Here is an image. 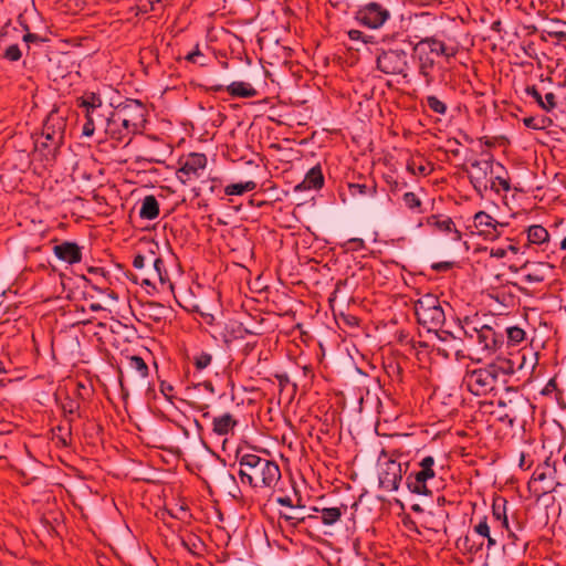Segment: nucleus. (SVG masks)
Wrapping results in <instances>:
<instances>
[{
  "instance_id": "nucleus-1",
  "label": "nucleus",
  "mask_w": 566,
  "mask_h": 566,
  "mask_svg": "<svg viewBox=\"0 0 566 566\" xmlns=\"http://www.w3.org/2000/svg\"><path fill=\"white\" fill-rule=\"evenodd\" d=\"M462 50L461 43L455 36H450L446 32H438L433 35L420 38L412 45V59L417 66V72L426 86H431L436 82L434 70L441 72V81L444 80V69L440 65V60L447 64L454 59Z\"/></svg>"
},
{
  "instance_id": "nucleus-2",
  "label": "nucleus",
  "mask_w": 566,
  "mask_h": 566,
  "mask_svg": "<svg viewBox=\"0 0 566 566\" xmlns=\"http://www.w3.org/2000/svg\"><path fill=\"white\" fill-rule=\"evenodd\" d=\"M537 359H531L528 368L531 371L535 369ZM527 367L525 354H518L516 359L506 357H496L493 361L484 367L467 370L463 377V384L467 389L474 396H488L491 394L499 381L505 382L506 376L514 374Z\"/></svg>"
},
{
  "instance_id": "nucleus-3",
  "label": "nucleus",
  "mask_w": 566,
  "mask_h": 566,
  "mask_svg": "<svg viewBox=\"0 0 566 566\" xmlns=\"http://www.w3.org/2000/svg\"><path fill=\"white\" fill-rule=\"evenodd\" d=\"M238 475L242 484L252 489H274L281 481L276 461L255 452H237Z\"/></svg>"
},
{
  "instance_id": "nucleus-4",
  "label": "nucleus",
  "mask_w": 566,
  "mask_h": 566,
  "mask_svg": "<svg viewBox=\"0 0 566 566\" xmlns=\"http://www.w3.org/2000/svg\"><path fill=\"white\" fill-rule=\"evenodd\" d=\"M460 332L469 346L478 345L479 349L488 355L497 352L504 344V335L488 324H480L479 319L465 316L460 319Z\"/></svg>"
},
{
  "instance_id": "nucleus-5",
  "label": "nucleus",
  "mask_w": 566,
  "mask_h": 566,
  "mask_svg": "<svg viewBox=\"0 0 566 566\" xmlns=\"http://www.w3.org/2000/svg\"><path fill=\"white\" fill-rule=\"evenodd\" d=\"M533 408L530 399L514 387H506L497 399L499 420L509 423L511 427L516 423H524Z\"/></svg>"
},
{
  "instance_id": "nucleus-6",
  "label": "nucleus",
  "mask_w": 566,
  "mask_h": 566,
  "mask_svg": "<svg viewBox=\"0 0 566 566\" xmlns=\"http://www.w3.org/2000/svg\"><path fill=\"white\" fill-rule=\"evenodd\" d=\"M76 106L82 109L85 117V123L82 127L83 136L92 137L96 129L105 132L111 109L104 105L98 93L85 92L76 98Z\"/></svg>"
},
{
  "instance_id": "nucleus-7",
  "label": "nucleus",
  "mask_w": 566,
  "mask_h": 566,
  "mask_svg": "<svg viewBox=\"0 0 566 566\" xmlns=\"http://www.w3.org/2000/svg\"><path fill=\"white\" fill-rule=\"evenodd\" d=\"M411 57L407 50L399 46L379 48L376 50V70L387 76H399L409 80Z\"/></svg>"
},
{
  "instance_id": "nucleus-8",
  "label": "nucleus",
  "mask_w": 566,
  "mask_h": 566,
  "mask_svg": "<svg viewBox=\"0 0 566 566\" xmlns=\"http://www.w3.org/2000/svg\"><path fill=\"white\" fill-rule=\"evenodd\" d=\"M66 123L56 112L50 113L43 124L41 139L35 143L36 149L46 161L54 160L64 143Z\"/></svg>"
},
{
  "instance_id": "nucleus-9",
  "label": "nucleus",
  "mask_w": 566,
  "mask_h": 566,
  "mask_svg": "<svg viewBox=\"0 0 566 566\" xmlns=\"http://www.w3.org/2000/svg\"><path fill=\"white\" fill-rule=\"evenodd\" d=\"M506 505L507 501L505 497L495 496L493 499L491 516H488L489 525H491V528L495 531V533L506 536L507 544H510L511 547L525 551L528 542L521 536L523 528L520 524H517L514 530L510 526ZM495 536L499 535L495 534Z\"/></svg>"
},
{
  "instance_id": "nucleus-10",
  "label": "nucleus",
  "mask_w": 566,
  "mask_h": 566,
  "mask_svg": "<svg viewBox=\"0 0 566 566\" xmlns=\"http://www.w3.org/2000/svg\"><path fill=\"white\" fill-rule=\"evenodd\" d=\"M469 164V166H463L462 169L468 175L470 184L476 193L481 197H483L488 190L499 193V188L494 184V180L492 181V175L496 164L494 156L486 151L482 154L481 159H470Z\"/></svg>"
},
{
  "instance_id": "nucleus-11",
  "label": "nucleus",
  "mask_w": 566,
  "mask_h": 566,
  "mask_svg": "<svg viewBox=\"0 0 566 566\" xmlns=\"http://www.w3.org/2000/svg\"><path fill=\"white\" fill-rule=\"evenodd\" d=\"M417 322L428 332L439 331L443 327L447 316L438 296L424 294L415 303Z\"/></svg>"
},
{
  "instance_id": "nucleus-12",
  "label": "nucleus",
  "mask_w": 566,
  "mask_h": 566,
  "mask_svg": "<svg viewBox=\"0 0 566 566\" xmlns=\"http://www.w3.org/2000/svg\"><path fill=\"white\" fill-rule=\"evenodd\" d=\"M408 468L409 462L401 463L382 450L377 464L379 488L389 492L398 491Z\"/></svg>"
},
{
  "instance_id": "nucleus-13",
  "label": "nucleus",
  "mask_w": 566,
  "mask_h": 566,
  "mask_svg": "<svg viewBox=\"0 0 566 566\" xmlns=\"http://www.w3.org/2000/svg\"><path fill=\"white\" fill-rule=\"evenodd\" d=\"M436 459L432 455H426L418 462V470L407 474L406 485L407 489L418 495H429L431 490L428 486V481L436 476Z\"/></svg>"
},
{
  "instance_id": "nucleus-14",
  "label": "nucleus",
  "mask_w": 566,
  "mask_h": 566,
  "mask_svg": "<svg viewBox=\"0 0 566 566\" xmlns=\"http://www.w3.org/2000/svg\"><path fill=\"white\" fill-rule=\"evenodd\" d=\"M112 111L137 134L142 133L145 128L147 107L139 99L127 98Z\"/></svg>"
},
{
  "instance_id": "nucleus-15",
  "label": "nucleus",
  "mask_w": 566,
  "mask_h": 566,
  "mask_svg": "<svg viewBox=\"0 0 566 566\" xmlns=\"http://www.w3.org/2000/svg\"><path fill=\"white\" fill-rule=\"evenodd\" d=\"M556 480V468L551 464L549 458L535 469L528 481V489L537 496H542L555 490L559 484Z\"/></svg>"
},
{
  "instance_id": "nucleus-16",
  "label": "nucleus",
  "mask_w": 566,
  "mask_h": 566,
  "mask_svg": "<svg viewBox=\"0 0 566 566\" xmlns=\"http://www.w3.org/2000/svg\"><path fill=\"white\" fill-rule=\"evenodd\" d=\"M128 277L135 283L151 286L153 289H156L157 283H159L161 286H165L166 284L171 286L165 262L156 253L149 266V273L132 274Z\"/></svg>"
},
{
  "instance_id": "nucleus-17",
  "label": "nucleus",
  "mask_w": 566,
  "mask_h": 566,
  "mask_svg": "<svg viewBox=\"0 0 566 566\" xmlns=\"http://www.w3.org/2000/svg\"><path fill=\"white\" fill-rule=\"evenodd\" d=\"M389 18V10L378 2H369L361 6L355 13L356 21L369 29H379Z\"/></svg>"
},
{
  "instance_id": "nucleus-18",
  "label": "nucleus",
  "mask_w": 566,
  "mask_h": 566,
  "mask_svg": "<svg viewBox=\"0 0 566 566\" xmlns=\"http://www.w3.org/2000/svg\"><path fill=\"white\" fill-rule=\"evenodd\" d=\"M104 133L109 139L117 144H124V146L129 145L133 137L137 134L113 111L108 113V122Z\"/></svg>"
},
{
  "instance_id": "nucleus-19",
  "label": "nucleus",
  "mask_w": 566,
  "mask_h": 566,
  "mask_svg": "<svg viewBox=\"0 0 566 566\" xmlns=\"http://www.w3.org/2000/svg\"><path fill=\"white\" fill-rule=\"evenodd\" d=\"M208 163L207 156L201 153L189 154L184 161L180 163V168L177 170V178L186 184L192 179L199 178L201 171L206 168Z\"/></svg>"
},
{
  "instance_id": "nucleus-20",
  "label": "nucleus",
  "mask_w": 566,
  "mask_h": 566,
  "mask_svg": "<svg viewBox=\"0 0 566 566\" xmlns=\"http://www.w3.org/2000/svg\"><path fill=\"white\" fill-rule=\"evenodd\" d=\"M473 226L476 229V233L483 237L485 240H495L501 235L500 228L504 224L495 220L485 211H479L473 217Z\"/></svg>"
},
{
  "instance_id": "nucleus-21",
  "label": "nucleus",
  "mask_w": 566,
  "mask_h": 566,
  "mask_svg": "<svg viewBox=\"0 0 566 566\" xmlns=\"http://www.w3.org/2000/svg\"><path fill=\"white\" fill-rule=\"evenodd\" d=\"M526 239L527 243L524 244V249L535 251H541L546 253V256L549 258L548 251L551 247L549 233L548 231L541 224L530 226L526 230Z\"/></svg>"
},
{
  "instance_id": "nucleus-22",
  "label": "nucleus",
  "mask_w": 566,
  "mask_h": 566,
  "mask_svg": "<svg viewBox=\"0 0 566 566\" xmlns=\"http://www.w3.org/2000/svg\"><path fill=\"white\" fill-rule=\"evenodd\" d=\"M473 531L479 536L486 538V547L491 549L497 545H501L503 549H505L510 544H507V538L504 535L497 533L499 536H495V531L491 528L489 525V517L483 515L479 518L478 523L473 526Z\"/></svg>"
},
{
  "instance_id": "nucleus-23",
  "label": "nucleus",
  "mask_w": 566,
  "mask_h": 566,
  "mask_svg": "<svg viewBox=\"0 0 566 566\" xmlns=\"http://www.w3.org/2000/svg\"><path fill=\"white\" fill-rule=\"evenodd\" d=\"M554 265L548 262H534L526 261L522 265V270L525 272L523 280L527 283H542L552 273Z\"/></svg>"
},
{
  "instance_id": "nucleus-24",
  "label": "nucleus",
  "mask_w": 566,
  "mask_h": 566,
  "mask_svg": "<svg viewBox=\"0 0 566 566\" xmlns=\"http://www.w3.org/2000/svg\"><path fill=\"white\" fill-rule=\"evenodd\" d=\"M53 253L59 260L67 264H75L82 261V248L76 242L63 241L60 244H55Z\"/></svg>"
},
{
  "instance_id": "nucleus-25",
  "label": "nucleus",
  "mask_w": 566,
  "mask_h": 566,
  "mask_svg": "<svg viewBox=\"0 0 566 566\" xmlns=\"http://www.w3.org/2000/svg\"><path fill=\"white\" fill-rule=\"evenodd\" d=\"M324 186V175L322 171V167L319 164L312 167L305 175V178L302 182L295 186V191L318 190Z\"/></svg>"
},
{
  "instance_id": "nucleus-26",
  "label": "nucleus",
  "mask_w": 566,
  "mask_h": 566,
  "mask_svg": "<svg viewBox=\"0 0 566 566\" xmlns=\"http://www.w3.org/2000/svg\"><path fill=\"white\" fill-rule=\"evenodd\" d=\"M239 421L230 412L222 413L212 418V432L216 436L223 437L233 432Z\"/></svg>"
},
{
  "instance_id": "nucleus-27",
  "label": "nucleus",
  "mask_w": 566,
  "mask_h": 566,
  "mask_svg": "<svg viewBox=\"0 0 566 566\" xmlns=\"http://www.w3.org/2000/svg\"><path fill=\"white\" fill-rule=\"evenodd\" d=\"M314 512L321 513L322 523L327 526L334 525L336 522H338L344 513L347 512V505L340 504V506H333V507H313Z\"/></svg>"
},
{
  "instance_id": "nucleus-28",
  "label": "nucleus",
  "mask_w": 566,
  "mask_h": 566,
  "mask_svg": "<svg viewBox=\"0 0 566 566\" xmlns=\"http://www.w3.org/2000/svg\"><path fill=\"white\" fill-rule=\"evenodd\" d=\"M226 91L232 97L251 98L258 95V91L248 82L234 81L226 86Z\"/></svg>"
},
{
  "instance_id": "nucleus-29",
  "label": "nucleus",
  "mask_w": 566,
  "mask_h": 566,
  "mask_svg": "<svg viewBox=\"0 0 566 566\" xmlns=\"http://www.w3.org/2000/svg\"><path fill=\"white\" fill-rule=\"evenodd\" d=\"M142 314L154 323H160L166 318L167 308L158 302L148 301L143 304Z\"/></svg>"
},
{
  "instance_id": "nucleus-30",
  "label": "nucleus",
  "mask_w": 566,
  "mask_h": 566,
  "mask_svg": "<svg viewBox=\"0 0 566 566\" xmlns=\"http://www.w3.org/2000/svg\"><path fill=\"white\" fill-rule=\"evenodd\" d=\"M247 335H256V333L245 328L242 323L233 322L226 326L223 340L229 344L233 340L243 339Z\"/></svg>"
},
{
  "instance_id": "nucleus-31",
  "label": "nucleus",
  "mask_w": 566,
  "mask_h": 566,
  "mask_svg": "<svg viewBox=\"0 0 566 566\" xmlns=\"http://www.w3.org/2000/svg\"><path fill=\"white\" fill-rule=\"evenodd\" d=\"M159 202L154 195L146 196L139 209V217L145 220H154L159 216Z\"/></svg>"
},
{
  "instance_id": "nucleus-32",
  "label": "nucleus",
  "mask_w": 566,
  "mask_h": 566,
  "mask_svg": "<svg viewBox=\"0 0 566 566\" xmlns=\"http://www.w3.org/2000/svg\"><path fill=\"white\" fill-rule=\"evenodd\" d=\"M279 518L284 520L289 526L292 527H300L303 524L310 522V521H316L318 520L317 515L308 514V515H301V514H287L285 512L279 513Z\"/></svg>"
},
{
  "instance_id": "nucleus-33",
  "label": "nucleus",
  "mask_w": 566,
  "mask_h": 566,
  "mask_svg": "<svg viewBox=\"0 0 566 566\" xmlns=\"http://www.w3.org/2000/svg\"><path fill=\"white\" fill-rule=\"evenodd\" d=\"M155 244H150L146 251L138 250L133 259V266L139 272L143 271L147 265L150 266L155 251L153 249Z\"/></svg>"
},
{
  "instance_id": "nucleus-34",
  "label": "nucleus",
  "mask_w": 566,
  "mask_h": 566,
  "mask_svg": "<svg viewBox=\"0 0 566 566\" xmlns=\"http://www.w3.org/2000/svg\"><path fill=\"white\" fill-rule=\"evenodd\" d=\"M255 188H256V182L253 180H249L245 182L228 185L224 188V193L227 196H242L245 192L253 191Z\"/></svg>"
},
{
  "instance_id": "nucleus-35",
  "label": "nucleus",
  "mask_w": 566,
  "mask_h": 566,
  "mask_svg": "<svg viewBox=\"0 0 566 566\" xmlns=\"http://www.w3.org/2000/svg\"><path fill=\"white\" fill-rule=\"evenodd\" d=\"M66 421L67 423L65 426L59 424L55 429H53V432L63 447H69L72 441V419L66 417Z\"/></svg>"
},
{
  "instance_id": "nucleus-36",
  "label": "nucleus",
  "mask_w": 566,
  "mask_h": 566,
  "mask_svg": "<svg viewBox=\"0 0 566 566\" xmlns=\"http://www.w3.org/2000/svg\"><path fill=\"white\" fill-rule=\"evenodd\" d=\"M436 229L438 231L444 232V233L452 232L453 233L452 240H454V241H460L462 239V233L455 228V224L450 217L441 216Z\"/></svg>"
},
{
  "instance_id": "nucleus-37",
  "label": "nucleus",
  "mask_w": 566,
  "mask_h": 566,
  "mask_svg": "<svg viewBox=\"0 0 566 566\" xmlns=\"http://www.w3.org/2000/svg\"><path fill=\"white\" fill-rule=\"evenodd\" d=\"M494 168L501 169L503 175H500V176L492 175V181L494 180V184L499 188V191L500 190H503L505 192L510 191L511 190V180H510L509 172H507L506 168L500 161H496Z\"/></svg>"
},
{
  "instance_id": "nucleus-38",
  "label": "nucleus",
  "mask_w": 566,
  "mask_h": 566,
  "mask_svg": "<svg viewBox=\"0 0 566 566\" xmlns=\"http://www.w3.org/2000/svg\"><path fill=\"white\" fill-rule=\"evenodd\" d=\"M348 189L352 196L361 195V196H375L377 192V186L375 181H371V185L368 186L366 184H348Z\"/></svg>"
},
{
  "instance_id": "nucleus-39",
  "label": "nucleus",
  "mask_w": 566,
  "mask_h": 566,
  "mask_svg": "<svg viewBox=\"0 0 566 566\" xmlns=\"http://www.w3.org/2000/svg\"><path fill=\"white\" fill-rule=\"evenodd\" d=\"M128 366L130 369L135 370L139 377L146 378L148 376L149 369L143 357L137 355L128 357Z\"/></svg>"
},
{
  "instance_id": "nucleus-40",
  "label": "nucleus",
  "mask_w": 566,
  "mask_h": 566,
  "mask_svg": "<svg viewBox=\"0 0 566 566\" xmlns=\"http://www.w3.org/2000/svg\"><path fill=\"white\" fill-rule=\"evenodd\" d=\"M507 345L516 346L525 339V331L518 326H510L505 329Z\"/></svg>"
},
{
  "instance_id": "nucleus-41",
  "label": "nucleus",
  "mask_w": 566,
  "mask_h": 566,
  "mask_svg": "<svg viewBox=\"0 0 566 566\" xmlns=\"http://www.w3.org/2000/svg\"><path fill=\"white\" fill-rule=\"evenodd\" d=\"M472 346L468 345L467 339L462 336V342L452 340L449 345V349L453 353L457 360H462L467 358L469 355L465 353V349L471 348Z\"/></svg>"
},
{
  "instance_id": "nucleus-42",
  "label": "nucleus",
  "mask_w": 566,
  "mask_h": 566,
  "mask_svg": "<svg viewBox=\"0 0 566 566\" xmlns=\"http://www.w3.org/2000/svg\"><path fill=\"white\" fill-rule=\"evenodd\" d=\"M551 123H552V120L544 116H541V117L528 116V117L523 118L524 126L527 128H531V129H535V130L544 129Z\"/></svg>"
},
{
  "instance_id": "nucleus-43",
  "label": "nucleus",
  "mask_w": 566,
  "mask_h": 566,
  "mask_svg": "<svg viewBox=\"0 0 566 566\" xmlns=\"http://www.w3.org/2000/svg\"><path fill=\"white\" fill-rule=\"evenodd\" d=\"M192 363H193L195 368L198 371H201L211 365L212 355L210 353L201 350L193 355Z\"/></svg>"
},
{
  "instance_id": "nucleus-44",
  "label": "nucleus",
  "mask_w": 566,
  "mask_h": 566,
  "mask_svg": "<svg viewBox=\"0 0 566 566\" xmlns=\"http://www.w3.org/2000/svg\"><path fill=\"white\" fill-rule=\"evenodd\" d=\"M402 200H403L405 206L408 209H410L412 211L422 212V210H421L422 201L415 192L408 191V192L403 193Z\"/></svg>"
},
{
  "instance_id": "nucleus-45",
  "label": "nucleus",
  "mask_w": 566,
  "mask_h": 566,
  "mask_svg": "<svg viewBox=\"0 0 566 566\" xmlns=\"http://www.w3.org/2000/svg\"><path fill=\"white\" fill-rule=\"evenodd\" d=\"M427 106L436 114L446 115L448 107L444 102L439 99L436 95H429L426 98Z\"/></svg>"
},
{
  "instance_id": "nucleus-46",
  "label": "nucleus",
  "mask_w": 566,
  "mask_h": 566,
  "mask_svg": "<svg viewBox=\"0 0 566 566\" xmlns=\"http://www.w3.org/2000/svg\"><path fill=\"white\" fill-rule=\"evenodd\" d=\"M352 41H361L365 44H377V39L374 35L366 34L360 30L352 29L347 32Z\"/></svg>"
},
{
  "instance_id": "nucleus-47",
  "label": "nucleus",
  "mask_w": 566,
  "mask_h": 566,
  "mask_svg": "<svg viewBox=\"0 0 566 566\" xmlns=\"http://www.w3.org/2000/svg\"><path fill=\"white\" fill-rule=\"evenodd\" d=\"M406 168L412 175L427 176L431 172V170L428 169V167L422 161L417 164L416 158L409 159L407 161Z\"/></svg>"
},
{
  "instance_id": "nucleus-48",
  "label": "nucleus",
  "mask_w": 566,
  "mask_h": 566,
  "mask_svg": "<svg viewBox=\"0 0 566 566\" xmlns=\"http://www.w3.org/2000/svg\"><path fill=\"white\" fill-rule=\"evenodd\" d=\"M2 57L9 62H18L22 57V51L18 44H11L4 50Z\"/></svg>"
},
{
  "instance_id": "nucleus-49",
  "label": "nucleus",
  "mask_w": 566,
  "mask_h": 566,
  "mask_svg": "<svg viewBox=\"0 0 566 566\" xmlns=\"http://www.w3.org/2000/svg\"><path fill=\"white\" fill-rule=\"evenodd\" d=\"M436 333V335L438 336V338L441 340V342H444V343H450L452 340H460L462 342V333L459 331V334L455 335L453 334L452 332L450 331H446V329H442V327L439 329V331H433Z\"/></svg>"
},
{
  "instance_id": "nucleus-50",
  "label": "nucleus",
  "mask_w": 566,
  "mask_h": 566,
  "mask_svg": "<svg viewBox=\"0 0 566 566\" xmlns=\"http://www.w3.org/2000/svg\"><path fill=\"white\" fill-rule=\"evenodd\" d=\"M557 106L556 95L552 92L546 93L545 97L543 98L542 103V109L549 113L553 109H555Z\"/></svg>"
},
{
  "instance_id": "nucleus-51",
  "label": "nucleus",
  "mask_w": 566,
  "mask_h": 566,
  "mask_svg": "<svg viewBox=\"0 0 566 566\" xmlns=\"http://www.w3.org/2000/svg\"><path fill=\"white\" fill-rule=\"evenodd\" d=\"M525 94L531 96L539 107H542L543 96L535 85H528L525 87Z\"/></svg>"
},
{
  "instance_id": "nucleus-52",
  "label": "nucleus",
  "mask_w": 566,
  "mask_h": 566,
  "mask_svg": "<svg viewBox=\"0 0 566 566\" xmlns=\"http://www.w3.org/2000/svg\"><path fill=\"white\" fill-rule=\"evenodd\" d=\"M201 57H203V54L197 46L196 50H193L192 52H189L185 59L190 63L205 65V63L200 60Z\"/></svg>"
},
{
  "instance_id": "nucleus-53",
  "label": "nucleus",
  "mask_w": 566,
  "mask_h": 566,
  "mask_svg": "<svg viewBox=\"0 0 566 566\" xmlns=\"http://www.w3.org/2000/svg\"><path fill=\"white\" fill-rule=\"evenodd\" d=\"M62 408L65 415L71 416L78 410L80 403L73 399H69L66 402L63 403Z\"/></svg>"
},
{
  "instance_id": "nucleus-54",
  "label": "nucleus",
  "mask_w": 566,
  "mask_h": 566,
  "mask_svg": "<svg viewBox=\"0 0 566 566\" xmlns=\"http://www.w3.org/2000/svg\"><path fill=\"white\" fill-rule=\"evenodd\" d=\"M462 542L464 549L470 553H476L482 547V544L476 545L469 536H465Z\"/></svg>"
},
{
  "instance_id": "nucleus-55",
  "label": "nucleus",
  "mask_w": 566,
  "mask_h": 566,
  "mask_svg": "<svg viewBox=\"0 0 566 566\" xmlns=\"http://www.w3.org/2000/svg\"><path fill=\"white\" fill-rule=\"evenodd\" d=\"M453 262H448V261H444V262H438V263H433L431 265V269L437 271V272H446V271H449L453 268Z\"/></svg>"
},
{
  "instance_id": "nucleus-56",
  "label": "nucleus",
  "mask_w": 566,
  "mask_h": 566,
  "mask_svg": "<svg viewBox=\"0 0 566 566\" xmlns=\"http://www.w3.org/2000/svg\"><path fill=\"white\" fill-rule=\"evenodd\" d=\"M557 389V384H556V380L554 378L549 379L548 382L545 385V387L542 389L541 394L543 396H548L551 395L553 391H555Z\"/></svg>"
},
{
  "instance_id": "nucleus-57",
  "label": "nucleus",
  "mask_w": 566,
  "mask_h": 566,
  "mask_svg": "<svg viewBox=\"0 0 566 566\" xmlns=\"http://www.w3.org/2000/svg\"><path fill=\"white\" fill-rule=\"evenodd\" d=\"M160 391L168 400H171V392L174 391V387L170 384L163 381L160 384Z\"/></svg>"
},
{
  "instance_id": "nucleus-58",
  "label": "nucleus",
  "mask_w": 566,
  "mask_h": 566,
  "mask_svg": "<svg viewBox=\"0 0 566 566\" xmlns=\"http://www.w3.org/2000/svg\"><path fill=\"white\" fill-rule=\"evenodd\" d=\"M256 347V342H248L243 345L242 349H241V353L244 357L249 356L250 354H252V352L255 349Z\"/></svg>"
},
{
  "instance_id": "nucleus-59",
  "label": "nucleus",
  "mask_w": 566,
  "mask_h": 566,
  "mask_svg": "<svg viewBox=\"0 0 566 566\" xmlns=\"http://www.w3.org/2000/svg\"><path fill=\"white\" fill-rule=\"evenodd\" d=\"M211 182L210 187H209V190L211 193H217L219 190H220V187H221V179L220 178H211L209 180Z\"/></svg>"
},
{
  "instance_id": "nucleus-60",
  "label": "nucleus",
  "mask_w": 566,
  "mask_h": 566,
  "mask_svg": "<svg viewBox=\"0 0 566 566\" xmlns=\"http://www.w3.org/2000/svg\"><path fill=\"white\" fill-rule=\"evenodd\" d=\"M506 253H507L506 247L505 248L497 247V248L491 249V255L494 258H497V259H502V258L506 256Z\"/></svg>"
},
{
  "instance_id": "nucleus-61",
  "label": "nucleus",
  "mask_w": 566,
  "mask_h": 566,
  "mask_svg": "<svg viewBox=\"0 0 566 566\" xmlns=\"http://www.w3.org/2000/svg\"><path fill=\"white\" fill-rule=\"evenodd\" d=\"M23 41L25 43H34L42 41V39L40 38V35L35 33L28 32L27 34L23 35Z\"/></svg>"
},
{
  "instance_id": "nucleus-62",
  "label": "nucleus",
  "mask_w": 566,
  "mask_h": 566,
  "mask_svg": "<svg viewBox=\"0 0 566 566\" xmlns=\"http://www.w3.org/2000/svg\"><path fill=\"white\" fill-rule=\"evenodd\" d=\"M276 503H279L280 505H283V506L294 509V505H293L290 496H279L276 499Z\"/></svg>"
},
{
  "instance_id": "nucleus-63",
  "label": "nucleus",
  "mask_w": 566,
  "mask_h": 566,
  "mask_svg": "<svg viewBox=\"0 0 566 566\" xmlns=\"http://www.w3.org/2000/svg\"><path fill=\"white\" fill-rule=\"evenodd\" d=\"M226 86L223 84H212L206 87V91L209 93H219L226 91Z\"/></svg>"
},
{
  "instance_id": "nucleus-64",
  "label": "nucleus",
  "mask_w": 566,
  "mask_h": 566,
  "mask_svg": "<svg viewBox=\"0 0 566 566\" xmlns=\"http://www.w3.org/2000/svg\"><path fill=\"white\" fill-rule=\"evenodd\" d=\"M275 378L281 387H285L290 382L287 374H276Z\"/></svg>"
}]
</instances>
